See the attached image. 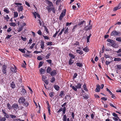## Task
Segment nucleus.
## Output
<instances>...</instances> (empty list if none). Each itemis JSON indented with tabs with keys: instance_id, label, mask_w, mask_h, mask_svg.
<instances>
[{
	"instance_id": "nucleus-47",
	"label": "nucleus",
	"mask_w": 121,
	"mask_h": 121,
	"mask_svg": "<svg viewBox=\"0 0 121 121\" xmlns=\"http://www.w3.org/2000/svg\"><path fill=\"white\" fill-rule=\"evenodd\" d=\"M91 36V34H90L89 36H88L87 38V42L88 43L89 42V39Z\"/></svg>"
},
{
	"instance_id": "nucleus-10",
	"label": "nucleus",
	"mask_w": 121,
	"mask_h": 121,
	"mask_svg": "<svg viewBox=\"0 0 121 121\" xmlns=\"http://www.w3.org/2000/svg\"><path fill=\"white\" fill-rule=\"evenodd\" d=\"M22 88L21 90V92L22 93V94L24 96L26 95V91L23 88H24V86H22Z\"/></svg>"
},
{
	"instance_id": "nucleus-34",
	"label": "nucleus",
	"mask_w": 121,
	"mask_h": 121,
	"mask_svg": "<svg viewBox=\"0 0 121 121\" xmlns=\"http://www.w3.org/2000/svg\"><path fill=\"white\" fill-rule=\"evenodd\" d=\"M14 17H18V13L17 12H14Z\"/></svg>"
},
{
	"instance_id": "nucleus-25",
	"label": "nucleus",
	"mask_w": 121,
	"mask_h": 121,
	"mask_svg": "<svg viewBox=\"0 0 121 121\" xmlns=\"http://www.w3.org/2000/svg\"><path fill=\"white\" fill-rule=\"evenodd\" d=\"M72 59H70L69 61V65H71L73 63L74 61L72 60Z\"/></svg>"
},
{
	"instance_id": "nucleus-36",
	"label": "nucleus",
	"mask_w": 121,
	"mask_h": 121,
	"mask_svg": "<svg viewBox=\"0 0 121 121\" xmlns=\"http://www.w3.org/2000/svg\"><path fill=\"white\" fill-rule=\"evenodd\" d=\"M23 27H20L18 28L17 29V31L18 32H19L21 31L23 29Z\"/></svg>"
},
{
	"instance_id": "nucleus-60",
	"label": "nucleus",
	"mask_w": 121,
	"mask_h": 121,
	"mask_svg": "<svg viewBox=\"0 0 121 121\" xmlns=\"http://www.w3.org/2000/svg\"><path fill=\"white\" fill-rule=\"evenodd\" d=\"M70 97V95H67L65 97V100H66L67 99H68Z\"/></svg>"
},
{
	"instance_id": "nucleus-28",
	"label": "nucleus",
	"mask_w": 121,
	"mask_h": 121,
	"mask_svg": "<svg viewBox=\"0 0 121 121\" xmlns=\"http://www.w3.org/2000/svg\"><path fill=\"white\" fill-rule=\"evenodd\" d=\"M25 50H26L25 48H24L23 49H19L18 50L21 51V52L22 53H25L26 51Z\"/></svg>"
},
{
	"instance_id": "nucleus-37",
	"label": "nucleus",
	"mask_w": 121,
	"mask_h": 121,
	"mask_svg": "<svg viewBox=\"0 0 121 121\" xmlns=\"http://www.w3.org/2000/svg\"><path fill=\"white\" fill-rule=\"evenodd\" d=\"M112 119L115 121H117L118 120V119H119V117H113Z\"/></svg>"
},
{
	"instance_id": "nucleus-53",
	"label": "nucleus",
	"mask_w": 121,
	"mask_h": 121,
	"mask_svg": "<svg viewBox=\"0 0 121 121\" xmlns=\"http://www.w3.org/2000/svg\"><path fill=\"white\" fill-rule=\"evenodd\" d=\"M4 12L6 13H9V11L8 9H4Z\"/></svg>"
},
{
	"instance_id": "nucleus-2",
	"label": "nucleus",
	"mask_w": 121,
	"mask_h": 121,
	"mask_svg": "<svg viewBox=\"0 0 121 121\" xmlns=\"http://www.w3.org/2000/svg\"><path fill=\"white\" fill-rule=\"evenodd\" d=\"M82 85V84L80 83H79L77 84V85L75 86V87L72 86V85H70V87H71L75 91H76L77 90V89H80L81 88Z\"/></svg>"
},
{
	"instance_id": "nucleus-56",
	"label": "nucleus",
	"mask_w": 121,
	"mask_h": 121,
	"mask_svg": "<svg viewBox=\"0 0 121 121\" xmlns=\"http://www.w3.org/2000/svg\"><path fill=\"white\" fill-rule=\"evenodd\" d=\"M107 41L110 43H112V42H114V41L112 39H108L107 40Z\"/></svg>"
},
{
	"instance_id": "nucleus-20",
	"label": "nucleus",
	"mask_w": 121,
	"mask_h": 121,
	"mask_svg": "<svg viewBox=\"0 0 121 121\" xmlns=\"http://www.w3.org/2000/svg\"><path fill=\"white\" fill-rule=\"evenodd\" d=\"M69 55L70 57V59H73L75 58V56L73 55L71 53H69Z\"/></svg>"
},
{
	"instance_id": "nucleus-11",
	"label": "nucleus",
	"mask_w": 121,
	"mask_h": 121,
	"mask_svg": "<svg viewBox=\"0 0 121 121\" xmlns=\"http://www.w3.org/2000/svg\"><path fill=\"white\" fill-rule=\"evenodd\" d=\"M18 105L17 104L14 103L12 107L13 108H14V110H17L18 108Z\"/></svg>"
},
{
	"instance_id": "nucleus-49",
	"label": "nucleus",
	"mask_w": 121,
	"mask_h": 121,
	"mask_svg": "<svg viewBox=\"0 0 121 121\" xmlns=\"http://www.w3.org/2000/svg\"><path fill=\"white\" fill-rule=\"evenodd\" d=\"M112 61H112H107V60H106L105 61V64L108 65H109V64H110L111 63Z\"/></svg>"
},
{
	"instance_id": "nucleus-61",
	"label": "nucleus",
	"mask_w": 121,
	"mask_h": 121,
	"mask_svg": "<svg viewBox=\"0 0 121 121\" xmlns=\"http://www.w3.org/2000/svg\"><path fill=\"white\" fill-rule=\"evenodd\" d=\"M35 45V43H33L31 45L30 47V48L31 49H32L33 48L34 46Z\"/></svg>"
},
{
	"instance_id": "nucleus-63",
	"label": "nucleus",
	"mask_w": 121,
	"mask_h": 121,
	"mask_svg": "<svg viewBox=\"0 0 121 121\" xmlns=\"http://www.w3.org/2000/svg\"><path fill=\"white\" fill-rule=\"evenodd\" d=\"M112 115L115 117H118L117 115L115 113H113L112 114Z\"/></svg>"
},
{
	"instance_id": "nucleus-17",
	"label": "nucleus",
	"mask_w": 121,
	"mask_h": 121,
	"mask_svg": "<svg viewBox=\"0 0 121 121\" xmlns=\"http://www.w3.org/2000/svg\"><path fill=\"white\" fill-rule=\"evenodd\" d=\"M10 85V86L12 88L14 89L16 87L15 85L13 82H12L11 83Z\"/></svg>"
},
{
	"instance_id": "nucleus-32",
	"label": "nucleus",
	"mask_w": 121,
	"mask_h": 121,
	"mask_svg": "<svg viewBox=\"0 0 121 121\" xmlns=\"http://www.w3.org/2000/svg\"><path fill=\"white\" fill-rule=\"evenodd\" d=\"M76 64L77 66L79 67H81L82 66V63L79 62H77L76 63Z\"/></svg>"
},
{
	"instance_id": "nucleus-12",
	"label": "nucleus",
	"mask_w": 121,
	"mask_h": 121,
	"mask_svg": "<svg viewBox=\"0 0 121 121\" xmlns=\"http://www.w3.org/2000/svg\"><path fill=\"white\" fill-rule=\"evenodd\" d=\"M86 22L85 21H81L78 24H77V25H78V26H79L80 27H82V24H86Z\"/></svg>"
},
{
	"instance_id": "nucleus-59",
	"label": "nucleus",
	"mask_w": 121,
	"mask_h": 121,
	"mask_svg": "<svg viewBox=\"0 0 121 121\" xmlns=\"http://www.w3.org/2000/svg\"><path fill=\"white\" fill-rule=\"evenodd\" d=\"M21 39L24 41H26V37H23L22 36L21 37Z\"/></svg>"
},
{
	"instance_id": "nucleus-5",
	"label": "nucleus",
	"mask_w": 121,
	"mask_h": 121,
	"mask_svg": "<svg viewBox=\"0 0 121 121\" xmlns=\"http://www.w3.org/2000/svg\"><path fill=\"white\" fill-rule=\"evenodd\" d=\"M66 10L65 9L62 11L59 17V19L61 21L62 20L63 18L65 15L66 14Z\"/></svg>"
},
{
	"instance_id": "nucleus-15",
	"label": "nucleus",
	"mask_w": 121,
	"mask_h": 121,
	"mask_svg": "<svg viewBox=\"0 0 121 121\" xmlns=\"http://www.w3.org/2000/svg\"><path fill=\"white\" fill-rule=\"evenodd\" d=\"M18 8L17 9L18 11V12L20 11H22L23 10V7L22 6H18Z\"/></svg>"
},
{
	"instance_id": "nucleus-54",
	"label": "nucleus",
	"mask_w": 121,
	"mask_h": 121,
	"mask_svg": "<svg viewBox=\"0 0 121 121\" xmlns=\"http://www.w3.org/2000/svg\"><path fill=\"white\" fill-rule=\"evenodd\" d=\"M119 9V8L117 6L116 7H115L114 8V9H113V11H115Z\"/></svg>"
},
{
	"instance_id": "nucleus-13",
	"label": "nucleus",
	"mask_w": 121,
	"mask_h": 121,
	"mask_svg": "<svg viewBox=\"0 0 121 121\" xmlns=\"http://www.w3.org/2000/svg\"><path fill=\"white\" fill-rule=\"evenodd\" d=\"M22 104L23 105L26 107H27L29 105V102L26 101L24 102Z\"/></svg>"
},
{
	"instance_id": "nucleus-6",
	"label": "nucleus",
	"mask_w": 121,
	"mask_h": 121,
	"mask_svg": "<svg viewBox=\"0 0 121 121\" xmlns=\"http://www.w3.org/2000/svg\"><path fill=\"white\" fill-rule=\"evenodd\" d=\"M26 99L24 97L22 96L19 99L18 102L19 104H22L24 102L26 101Z\"/></svg>"
},
{
	"instance_id": "nucleus-31",
	"label": "nucleus",
	"mask_w": 121,
	"mask_h": 121,
	"mask_svg": "<svg viewBox=\"0 0 121 121\" xmlns=\"http://www.w3.org/2000/svg\"><path fill=\"white\" fill-rule=\"evenodd\" d=\"M7 106L9 110H10L12 109V107L9 103H8L7 104Z\"/></svg>"
},
{
	"instance_id": "nucleus-64",
	"label": "nucleus",
	"mask_w": 121,
	"mask_h": 121,
	"mask_svg": "<svg viewBox=\"0 0 121 121\" xmlns=\"http://www.w3.org/2000/svg\"><path fill=\"white\" fill-rule=\"evenodd\" d=\"M47 77L43 75L42 77V80L43 81H44L46 80L45 79Z\"/></svg>"
},
{
	"instance_id": "nucleus-38",
	"label": "nucleus",
	"mask_w": 121,
	"mask_h": 121,
	"mask_svg": "<svg viewBox=\"0 0 121 121\" xmlns=\"http://www.w3.org/2000/svg\"><path fill=\"white\" fill-rule=\"evenodd\" d=\"M47 45L48 46V45H54V44H52V42H48L46 43Z\"/></svg>"
},
{
	"instance_id": "nucleus-30",
	"label": "nucleus",
	"mask_w": 121,
	"mask_h": 121,
	"mask_svg": "<svg viewBox=\"0 0 121 121\" xmlns=\"http://www.w3.org/2000/svg\"><path fill=\"white\" fill-rule=\"evenodd\" d=\"M45 70L42 68H41L39 70L40 73L41 74H43L44 73V71Z\"/></svg>"
},
{
	"instance_id": "nucleus-9",
	"label": "nucleus",
	"mask_w": 121,
	"mask_h": 121,
	"mask_svg": "<svg viewBox=\"0 0 121 121\" xmlns=\"http://www.w3.org/2000/svg\"><path fill=\"white\" fill-rule=\"evenodd\" d=\"M50 75L51 76H53L56 75L57 74L56 71L55 69H53L51 72L50 73Z\"/></svg>"
},
{
	"instance_id": "nucleus-55",
	"label": "nucleus",
	"mask_w": 121,
	"mask_h": 121,
	"mask_svg": "<svg viewBox=\"0 0 121 121\" xmlns=\"http://www.w3.org/2000/svg\"><path fill=\"white\" fill-rule=\"evenodd\" d=\"M104 57L106 58H110V56L109 55H107L106 54H105L104 55Z\"/></svg>"
},
{
	"instance_id": "nucleus-41",
	"label": "nucleus",
	"mask_w": 121,
	"mask_h": 121,
	"mask_svg": "<svg viewBox=\"0 0 121 121\" xmlns=\"http://www.w3.org/2000/svg\"><path fill=\"white\" fill-rule=\"evenodd\" d=\"M12 36L11 35H8L5 38V39H10Z\"/></svg>"
},
{
	"instance_id": "nucleus-44",
	"label": "nucleus",
	"mask_w": 121,
	"mask_h": 121,
	"mask_svg": "<svg viewBox=\"0 0 121 121\" xmlns=\"http://www.w3.org/2000/svg\"><path fill=\"white\" fill-rule=\"evenodd\" d=\"M6 120V119L4 117H0V121H5Z\"/></svg>"
},
{
	"instance_id": "nucleus-33",
	"label": "nucleus",
	"mask_w": 121,
	"mask_h": 121,
	"mask_svg": "<svg viewBox=\"0 0 121 121\" xmlns=\"http://www.w3.org/2000/svg\"><path fill=\"white\" fill-rule=\"evenodd\" d=\"M83 87L84 88V90L86 91H88V90L86 88V84L84 83L83 86Z\"/></svg>"
},
{
	"instance_id": "nucleus-19",
	"label": "nucleus",
	"mask_w": 121,
	"mask_h": 121,
	"mask_svg": "<svg viewBox=\"0 0 121 121\" xmlns=\"http://www.w3.org/2000/svg\"><path fill=\"white\" fill-rule=\"evenodd\" d=\"M83 50L86 52H88L89 51V49L87 47H86L85 48H83Z\"/></svg>"
},
{
	"instance_id": "nucleus-58",
	"label": "nucleus",
	"mask_w": 121,
	"mask_h": 121,
	"mask_svg": "<svg viewBox=\"0 0 121 121\" xmlns=\"http://www.w3.org/2000/svg\"><path fill=\"white\" fill-rule=\"evenodd\" d=\"M77 76V74L76 73H74L73 76V78L74 79Z\"/></svg>"
},
{
	"instance_id": "nucleus-45",
	"label": "nucleus",
	"mask_w": 121,
	"mask_h": 121,
	"mask_svg": "<svg viewBox=\"0 0 121 121\" xmlns=\"http://www.w3.org/2000/svg\"><path fill=\"white\" fill-rule=\"evenodd\" d=\"M37 59L39 60H42L43 58L41 57V56H38L37 58Z\"/></svg>"
},
{
	"instance_id": "nucleus-21",
	"label": "nucleus",
	"mask_w": 121,
	"mask_h": 121,
	"mask_svg": "<svg viewBox=\"0 0 121 121\" xmlns=\"http://www.w3.org/2000/svg\"><path fill=\"white\" fill-rule=\"evenodd\" d=\"M87 26H86L84 28V29H85L86 31H87L92 29L91 26H90L88 28H87Z\"/></svg>"
},
{
	"instance_id": "nucleus-51",
	"label": "nucleus",
	"mask_w": 121,
	"mask_h": 121,
	"mask_svg": "<svg viewBox=\"0 0 121 121\" xmlns=\"http://www.w3.org/2000/svg\"><path fill=\"white\" fill-rule=\"evenodd\" d=\"M83 98L85 99H88V96L87 95H84L83 96Z\"/></svg>"
},
{
	"instance_id": "nucleus-22",
	"label": "nucleus",
	"mask_w": 121,
	"mask_h": 121,
	"mask_svg": "<svg viewBox=\"0 0 121 121\" xmlns=\"http://www.w3.org/2000/svg\"><path fill=\"white\" fill-rule=\"evenodd\" d=\"M44 63V62L43 61H40L38 65V68H39L41 67L42 66Z\"/></svg>"
},
{
	"instance_id": "nucleus-48",
	"label": "nucleus",
	"mask_w": 121,
	"mask_h": 121,
	"mask_svg": "<svg viewBox=\"0 0 121 121\" xmlns=\"http://www.w3.org/2000/svg\"><path fill=\"white\" fill-rule=\"evenodd\" d=\"M44 28L45 30L46 31V32L48 34L49 33V31L48 30V29H47L46 26H44Z\"/></svg>"
},
{
	"instance_id": "nucleus-35",
	"label": "nucleus",
	"mask_w": 121,
	"mask_h": 121,
	"mask_svg": "<svg viewBox=\"0 0 121 121\" xmlns=\"http://www.w3.org/2000/svg\"><path fill=\"white\" fill-rule=\"evenodd\" d=\"M51 53H49L46 56H45V58L46 59H48L49 57L51 55Z\"/></svg>"
},
{
	"instance_id": "nucleus-52",
	"label": "nucleus",
	"mask_w": 121,
	"mask_h": 121,
	"mask_svg": "<svg viewBox=\"0 0 121 121\" xmlns=\"http://www.w3.org/2000/svg\"><path fill=\"white\" fill-rule=\"evenodd\" d=\"M116 41L119 42H121V37H117L116 39Z\"/></svg>"
},
{
	"instance_id": "nucleus-4",
	"label": "nucleus",
	"mask_w": 121,
	"mask_h": 121,
	"mask_svg": "<svg viewBox=\"0 0 121 121\" xmlns=\"http://www.w3.org/2000/svg\"><path fill=\"white\" fill-rule=\"evenodd\" d=\"M120 34V32L114 30L112 31L110 34L111 36H119Z\"/></svg>"
},
{
	"instance_id": "nucleus-18",
	"label": "nucleus",
	"mask_w": 121,
	"mask_h": 121,
	"mask_svg": "<svg viewBox=\"0 0 121 121\" xmlns=\"http://www.w3.org/2000/svg\"><path fill=\"white\" fill-rule=\"evenodd\" d=\"M52 70V69L49 66H48L46 72L47 73L50 74V73H51V71Z\"/></svg>"
},
{
	"instance_id": "nucleus-14",
	"label": "nucleus",
	"mask_w": 121,
	"mask_h": 121,
	"mask_svg": "<svg viewBox=\"0 0 121 121\" xmlns=\"http://www.w3.org/2000/svg\"><path fill=\"white\" fill-rule=\"evenodd\" d=\"M44 43L43 41L41 40L40 42V46H41V48L42 49H43L45 47Z\"/></svg>"
},
{
	"instance_id": "nucleus-16",
	"label": "nucleus",
	"mask_w": 121,
	"mask_h": 121,
	"mask_svg": "<svg viewBox=\"0 0 121 121\" xmlns=\"http://www.w3.org/2000/svg\"><path fill=\"white\" fill-rule=\"evenodd\" d=\"M101 88L100 86L98 85H97L96 87L95 90V91L97 92H99L100 90V88Z\"/></svg>"
},
{
	"instance_id": "nucleus-50",
	"label": "nucleus",
	"mask_w": 121,
	"mask_h": 121,
	"mask_svg": "<svg viewBox=\"0 0 121 121\" xmlns=\"http://www.w3.org/2000/svg\"><path fill=\"white\" fill-rule=\"evenodd\" d=\"M49 96L51 97H52L54 96V93L53 92H51L49 93Z\"/></svg>"
},
{
	"instance_id": "nucleus-62",
	"label": "nucleus",
	"mask_w": 121,
	"mask_h": 121,
	"mask_svg": "<svg viewBox=\"0 0 121 121\" xmlns=\"http://www.w3.org/2000/svg\"><path fill=\"white\" fill-rule=\"evenodd\" d=\"M117 68L119 70L121 69V65H117Z\"/></svg>"
},
{
	"instance_id": "nucleus-40",
	"label": "nucleus",
	"mask_w": 121,
	"mask_h": 121,
	"mask_svg": "<svg viewBox=\"0 0 121 121\" xmlns=\"http://www.w3.org/2000/svg\"><path fill=\"white\" fill-rule=\"evenodd\" d=\"M55 77H53L51 79V80H50L51 82L52 83H53L54 82H55Z\"/></svg>"
},
{
	"instance_id": "nucleus-8",
	"label": "nucleus",
	"mask_w": 121,
	"mask_h": 121,
	"mask_svg": "<svg viewBox=\"0 0 121 121\" xmlns=\"http://www.w3.org/2000/svg\"><path fill=\"white\" fill-rule=\"evenodd\" d=\"M7 67L5 65H3L2 66V71L3 74H6V69Z\"/></svg>"
},
{
	"instance_id": "nucleus-42",
	"label": "nucleus",
	"mask_w": 121,
	"mask_h": 121,
	"mask_svg": "<svg viewBox=\"0 0 121 121\" xmlns=\"http://www.w3.org/2000/svg\"><path fill=\"white\" fill-rule=\"evenodd\" d=\"M93 113H92L91 114V117L92 119H94L95 115V113L93 112Z\"/></svg>"
},
{
	"instance_id": "nucleus-1",
	"label": "nucleus",
	"mask_w": 121,
	"mask_h": 121,
	"mask_svg": "<svg viewBox=\"0 0 121 121\" xmlns=\"http://www.w3.org/2000/svg\"><path fill=\"white\" fill-rule=\"evenodd\" d=\"M48 2L47 4L48 6L46 8V9H48V12L49 13L51 11H52L53 13H55V9L52 2L48 0Z\"/></svg>"
},
{
	"instance_id": "nucleus-57",
	"label": "nucleus",
	"mask_w": 121,
	"mask_h": 121,
	"mask_svg": "<svg viewBox=\"0 0 121 121\" xmlns=\"http://www.w3.org/2000/svg\"><path fill=\"white\" fill-rule=\"evenodd\" d=\"M101 99L102 100H103L104 101H106L107 99V98L105 97H102Z\"/></svg>"
},
{
	"instance_id": "nucleus-26",
	"label": "nucleus",
	"mask_w": 121,
	"mask_h": 121,
	"mask_svg": "<svg viewBox=\"0 0 121 121\" xmlns=\"http://www.w3.org/2000/svg\"><path fill=\"white\" fill-rule=\"evenodd\" d=\"M78 27V25H76L74 26L73 29L72 30V32H74L76 28H77Z\"/></svg>"
},
{
	"instance_id": "nucleus-27",
	"label": "nucleus",
	"mask_w": 121,
	"mask_h": 121,
	"mask_svg": "<svg viewBox=\"0 0 121 121\" xmlns=\"http://www.w3.org/2000/svg\"><path fill=\"white\" fill-rule=\"evenodd\" d=\"M121 61V58H115L114 60V61Z\"/></svg>"
},
{
	"instance_id": "nucleus-24",
	"label": "nucleus",
	"mask_w": 121,
	"mask_h": 121,
	"mask_svg": "<svg viewBox=\"0 0 121 121\" xmlns=\"http://www.w3.org/2000/svg\"><path fill=\"white\" fill-rule=\"evenodd\" d=\"M65 92L64 91H61L60 92L59 96L61 97H62L63 95H65Z\"/></svg>"
},
{
	"instance_id": "nucleus-3",
	"label": "nucleus",
	"mask_w": 121,
	"mask_h": 121,
	"mask_svg": "<svg viewBox=\"0 0 121 121\" xmlns=\"http://www.w3.org/2000/svg\"><path fill=\"white\" fill-rule=\"evenodd\" d=\"M67 103L66 102L65 103L61 105L62 107H63V108H61L62 110V112L63 114H65L66 110V108L67 107V105H66Z\"/></svg>"
},
{
	"instance_id": "nucleus-7",
	"label": "nucleus",
	"mask_w": 121,
	"mask_h": 121,
	"mask_svg": "<svg viewBox=\"0 0 121 121\" xmlns=\"http://www.w3.org/2000/svg\"><path fill=\"white\" fill-rule=\"evenodd\" d=\"M14 67H10V72L12 73H16L17 71L16 66L14 65Z\"/></svg>"
},
{
	"instance_id": "nucleus-23",
	"label": "nucleus",
	"mask_w": 121,
	"mask_h": 121,
	"mask_svg": "<svg viewBox=\"0 0 121 121\" xmlns=\"http://www.w3.org/2000/svg\"><path fill=\"white\" fill-rule=\"evenodd\" d=\"M54 88L57 91H59L60 89V87L57 85H55Z\"/></svg>"
},
{
	"instance_id": "nucleus-29",
	"label": "nucleus",
	"mask_w": 121,
	"mask_h": 121,
	"mask_svg": "<svg viewBox=\"0 0 121 121\" xmlns=\"http://www.w3.org/2000/svg\"><path fill=\"white\" fill-rule=\"evenodd\" d=\"M76 51L77 53H78L80 55L82 54L83 53V52L82 50H77Z\"/></svg>"
},
{
	"instance_id": "nucleus-43",
	"label": "nucleus",
	"mask_w": 121,
	"mask_h": 121,
	"mask_svg": "<svg viewBox=\"0 0 121 121\" xmlns=\"http://www.w3.org/2000/svg\"><path fill=\"white\" fill-rule=\"evenodd\" d=\"M67 117L66 115H64L63 117V121H66Z\"/></svg>"
},
{
	"instance_id": "nucleus-39",
	"label": "nucleus",
	"mask_w": 121,
	"mask_h": 121,
	"mask_svg": "<svg viewBox=\"0 0 121 121\" xmlns=\"http://www.w3.org/2000/svg\"><path fill=\"white\" fill-rule=\"evenodd\" d=\"M9 24L10 26L14 27L15 26H16V23H15L14 22H11Z\"/></svg>"
},
{
	"instance_id": "nucleus-46",
	"label": "nucleus",
	"mask_w": 121,
	"mask_h": 121,
	"mask_svg": "<svg viewBox=\"0 0 121 121\" xmlns=\"http://www.w3.org/2000/svg\"><path fill=\"white\" fill-rule=\"evenodd\" d=\"M65 30L64 31V33L65 34H67L68 32V28L67 27H65Z\"/></svg>"
}]
</instances>
